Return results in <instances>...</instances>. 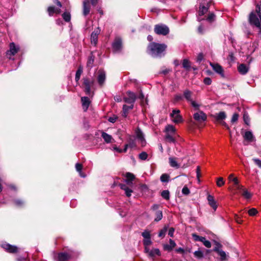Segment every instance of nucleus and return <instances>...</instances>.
Returning <instances> with one entry per match:
<instances>
[{
  "mask_svg": "<svg viewBox=\"0 0 261 261\" xmlns=\"http://www.w3.org/2000/svg\"><path fill=\"white\" fill-rule=\"evenodd\" d=\"M166 134L176 135V129L172 125H167L165 129Z\"/></svg>",
  "mask_w": 261,
  "mask_h": 261,
  "instance_id": "obj_22",
  "label": "nucleus"
},
{
  "mask_svg": "<svg viewBox=\"0 0 261 261\" xmlns=\"http://www.w3.org/2000/svg\"><path fill=\"white\" fill-rule=\"evenodd\" d=\"M147 154L145 152H142L139 154V158L142 160H145L147 158Z\"/></svg>",
  "mask_w": 261,
  "mask_h": 261,
  "instance_id": "obj_53",
  "label": "nucleus"
},
{
  "mask_svg": "<svg viewBox=\"0 0 261 261\" xmlns=\"http://www.w3.org/2000/svg\"><path fill=\"white\" fill-rule=\"evenodd\" d=\"M176 246V243L172 239L169 240V244H165L164 245V249L165 250L171 251Z\"/></svg>",
  "mask_w": 261,
  "mask_h": 261,
  "instance_id": "obj_25",
  "label": "nucleus"
},
{
  "mask_svg": "<svg viewBox=\"0 0 261 261\" xmlns=\"http://www.w3.org/2000/svg\"><path fill=\"white\" fill-rule=\"evenodd\" d=\"M101 137L107 143L112 142L113 141H114V139H113L111 135L108 134L107 133L104 132H102Z\"/></svg>",
  "mask_w": 261,
  "mask_h": 261,
  "instance_id": "obj_27",
  "label": "nucleus"
},
{
  "mask_svg": "<svg viewBox=\"0 0 261 261\" xmlns=\"http://www.w3.org/2000/svg\"><path fill=\"white\" fill-rule=\"evenodd\" d=\"M156 217L154 219V221L156 222H158L161 220L163 217L162 212L161 211H156L155 213Z\"/></svg>",
  "mask_w": 261,
  "mask_h": 261,
  "instance_id": "obj_38",
  "label": "nucleus"
},
{
  "mask_svg": "<svg viewBox=\"0 0 261 261\" xmlns=\"http://www.w3.org/2000/svg\"><path fill=\"white\" fill-rule=\"evenodd\" d=\"M238 118H239V115L237 113H234L232 115L231 120V122L234 123V122H236L238 120Z\"/></svg>",
  "mask_w": 261,
  "mask_h": 261,
  "instance_id": "obj_56",
  "label": "nucleus"
},
{
  "mask_svg": "<svg viewBox=\"0 0 261 261\" xmlns=\"http://www.w3.org/2000/svg\"><path fill=\"white\" fill-rule=\"evenodd\" d=\"M207 199L209 205L214 211H216L217 208V205L214 197L212 195L208 194L207 197Z\"/></svg>",
  "mask_w": 261,
  "mask_h": 261,
  "instance_id": "obj_16",
  "label": "nucleus"
},
{
  "mask_svg": "<svg viewBox=\"0 0 261 261\" xmlns=\"http://www.w3.org/2000/svg\"><path fill=\"white\" fill-rule=\"evenodd\" d=\"M248 213L250 216H254L255 215H256V213H257V211L255 208H252L249 210L248 211Z\"/></svg>",
  "mask_w": 261,
  "mask_h": 261,
  "instance_id": "obj_52",
  "label": "nucleus"
},
{
  "mask_svg": "<svg viewBox=\"0 0 261 261\" xmlns=\"http://www.w3.org/2000/svg\"><path fill=\"white\" fill-rule=\"evenodd\" d=\"M100 32V31L98 29L94 30L91 34V43L92 44H94V45H96V43H97V37H98V35L99 34Z\"/></svg>",
  "mask_w": 261,
  "mask_h": 261,
  "instance_id": "obj_21",
  "label": "nucleus"
},
{
  "mask_svg": "<svg viewBox=\"0 0 261 261\" xmlns=\"http://www.w3.org/2000/svg\"><path fill=\"white\" fill-rule=\"evenodd\" d=\"M94 84V81L93 80H89L88 78L84 79L83 85L85 88V92L86 94L90 95L91 94V87Z\"/></svg>",
  "mask_w": 261,
  "mask_h": 261,
  "instance_id": "obj_8",
  "label": "nucleus"
},
{
  "mask_svg": "<svg viewBox=\"0 0 261 261\" xmlns=\"http://www.w3.org/2000/svg\"><path fill=\"white\" fill-rule=\"evenodd\" d=\"M169 162L170 166L176 169L179 168L180 165L177 163L176 159L175 158L170 157L169 158Z\"/></svg>",
  "mask_w": 261,
  "mask_h": 261,
  "instance_id": "obj_29",
  "label": "nucleus"
},
{
  "mask_svg": "<svg viewBox=\"0 0 261 261\" xmlns=\"http://www.w3.org/2000/svg\"><path fill=\"white\" fill-rule=\"evenodd\" d=\"M192 237L196 241H200L202 237L199 236L195 233L192 234Z\"/></svg>",
  "mask_w": 261,
  "mask_h": 261,
  "instance_id": "obj_58",
  "label": "nucleus"
},
{
  "mask_svg": "<svg viewBox=\"0 0 261 261\" xmlns=\"http://www.w3.org/2000/svg\"><path fill=\"white\" fill-rule=\"evenodd\" d=\"M244 139L249 142L255 141L254 137L251 131H246L243 135Z\"/></svg>",
  "mask_w": 261,
  "mask_h": 261,
  "instance_id": "obj_19",
  "label": "nucleus"
},
{
  "mask_svg": "<svg viewBox=\"0 0 261 261\" xmlns=\"http://www.w3.org/2000/svg\"><path fill=\"white\" fill-rule=\"evenodd\" d=\"M161 195L164 199L166 200L169 199L170 198V193L168 190H164L162 191L161 193Z\"/></svg>",
  "mask_w": 261,
  "mask_h": 261,
  "instance_id": "obj_41",
  "label": "nucleus"
},
{
  "mask_svg": "<svg viewBox=\"0 0 261 261\" xmlns=\"http://www.w3.org/2000/svg\"><path fill=\"white\" fill-rule=\"evenodd\" d=\"M191 106L195 110H198L200 107L201 106V104L198 102L197 101L194 100V99L192 100L190 102Z\"/></svg>",
  "mask_w": 261,
  "mask_h": 261,
  "instance_id": "obj_33",
  "label": "nucleus"
},
{
  "mask_svg": "<svg viewBox=\"0 0 261 261\" xmlns=\"http://www.w3.org/2000/svg\"><path fill=\"white\" fill-rule=\"evenodd\" d=\"M2 247L10 253H15L17 251V248L16 246H12L9 244L2 245Z\"/></svg>",
  "mask_w": 261,
  "mask_h": 261,
  "instance_id": "obj_17",
  "label": "nucleus"
},
{
  "mask_svg": "<svg viewBox=\"0 0 261 261\" xmlns=\"http://www.w3.org/2000/svg\"><path fill=\"white\" fill-rule=\"evenodd\" d=\"M169 175L167 174H163L161 175L160 179L162 182H168L169 181Z\"/></svg>",
  "mask_w": 261,
  "mask_h": 261,
  "instance_id": "obj_46",
  "label": "nucleus"
},
{
  "mask_svg": "<svg viewBox=\"0 0 261 261\" xmlns=\"http://www.w3.org/2000/svg\"><path fill=\"white\" fill-rule=\"evenodd\" d=\"M154 32L158 35H166L169 32V29L167 26L164 24L155 25L154 29Z\"/></svg>",
  "mask_w": 261,
  "mask_h": 261,
  "instance_id": "obj_4",
  "label": "nucleus"
},
{
  "mask_svg": "<svg viewBox=\"0 0 261 261\" xmlns=\"http://www.w3.org/2000/svg\"><path fill=\"white\" fill-rule=\"evenodd\" d=\"M182 193L184 195H188L190 193V190L187 187H184L182 189Z\"/></svg>",
  "mask_w": 261,
  "mask_h": 261,
  "instance_id": "obj_57",
  "label": "nucleus"
},
{
  "mask_svg": "<svg viewBox=\"0 0 261 261\" xmlns=\"http://www.w3.org/2000/svg\"><path fill=\"white\" fill-rule=\"evenodd\" d=\"M174 232V229L172 227L170 228L169 229V232H168L169 236H170L171 237H173Z\"/></svg>",
  "mask_w": 261,
  "mask_h": 261,
  "instance_id": "obj_61",
  "label": "nucleus"
},
{
  "mask_svg": "<svg viewBox=\"0 0 261 261\" xmlns=\"http://www.w3.org/2000/svg\"><path fill=\"white\" fill-rule=\"evenodd\" d=\"M249 66L246 65L244 64H241L238 66V70L239 73L241 74L245 75L249 71Z\"/></svg>",
  "mask_w": 261,
  "mask_h": 261,
  "instance_id": "obj_15",
  "label": "nucleus"
},
{
  "mask_svg": "<svg viewBox=\"0 0 261 261\" xmlns=\"http://www.w3.org/2000/svg\"><path fill=\"white\" fill-rule=\"evenodd\" d=\"M228 179L230 180H232L235 185H238V180L237 177H233V175L232 174L229 175Z\"/></svg>",
  "mask_w": 261,
  "mask_h": 261,
  "instance_id": "obj_48",
  "label": "nucleus"
},
{
  "mask_svg": "<svg viewBox=\"0 0 261 261\" xmlns=\"http://www.w3.org/2000/svg\"><path fill=\"white\" fill-rule=\"evenodd\" d=\"M152 244L150 238L145 239L143 240V244L145 246H148Z\"/></svg>",
  "mask_w": 261,
  "mask_h": 261,
  "instance_id": "obj_50",
  "label": "nucleus"
},
{
  "mask_svg": "<svg viewBox=\"0 0 261 261\" xmlns=\"http://www.w3.org/2000/svg\"><path fill=\"white\" fill-rule=\"evenodd\" d=\"M203 245L207 248H210L211 247V242L206 240L204 242Z\"/></svg>",
  "mask_w": 261,
  "mask_h": 261,
  "instance_id": "obj_60",
  "label": "nucleus"
},
{
  "mask_svg": "<svg viewBox=\"0 0 261 261\" xmlns=\"http://www.w3.org/2000/svg\"><path fill=\"white\" fill-rule=\"evenodd\" d=\"M213 69L217 73L220 74L222 77H224L223 69L221 66L218 64L211 63L210 64Z\"/></svg>",
  "mask_w": 261,
  "mask_h": 261,
  "instance_id": "obj_12",
  "label": "nucleus"
},
{
  "mask_svg": "<svg viewBox=\"0 0 261 261\" xmlns=\"http://www.w3.org/2000/svg\"><path fill=\"white\" fill-rule=\"evenodd\" d=\"M126 94L128 97L124 98V101L126 103L133 105L136 99V94L131 91H127Z\"/></svg>",
  "mask_w": 261,
  "mask_h": 261,
  "instance_id": "obj_10",
  "label": "nucleus"
},
{
  "mask_svg": "<svg viewBox=\"0 0 261 261\" xmlns=\"http://www.w3.org/2000/svg\"><path fill=\"white\" fill-rule=\"evenodd\" d=\"M249 22L250 24L261 29V15L258 16L253 12L251 13L249 16Z\"/></svg>",
  "mask_w": 261,
  "mask_h": 261,
  "instance_id": "obj_3",
  "label": "nucleus"
},
{
  "mask_svg": "<svg viewBox=\"0 0 261 261\" xmlns=\"http://www.w3.org/2000/svg\"><path fill=\"white\" fill-rule=\"evenodd\" d=\"M252 161L259 168L261 169V160L257 158H253Z\"/></svg>",
  "mask_w": 261,
  "mask_h": 261,
  "instance_id": "obj_49",
  "label": "nucleus"
},
{
  "mask_svg": "<svg viewBox=\"0 0 261 261\" xmlns=\"http://www.w3.org/2000/svg\"><path fill=\"white\" fill-rule=\"evenodd\" d=\"M213 251L217 252L220 256V261H226L228 259V255L225 251L218 247H215Z\"/></svg>",
  "mask_w": 261,
  "mask_h": 261,
  "instance_id": "obj_9",
  "label": "nucleus"
},
{
  "mask_svg": "<svg viewBox=\"0 0 261 261\" xmlns=\"http://www.w3.org/2000/svg\"><path fill=\"white\" fill-rule=\"evenodd\" d=\"M62 17L65 21L69 22L70 20V14L69 13L65 12L62 14Z\"/></svg>",
  "mask_w": 261,
  "mask_h": 261,
  "instance_id": "obj_45",
  "label": "nucleus"
},
{
  "mask_svg": "<svg viewBox=\"0 0 261 261\" xmlns=\"http://www.w3.org/2000/svg\"><path fill=\"white\" fill-rule=\"evenodd\" d=\"M213 117L217 121L220 122L226 118V115L224 112H220L219 113L215 114Z\"/></svg>",
  "mask_w": 261,
  "mask_h": 261,
  "instance_id": "obj_24",
  "label": "nucleus"
},
{
  "mask_svg": "<svg viewBox=\"0 0 261 261\" xmlns=\"http://www.w3.org/2000/svg\"><path fill=\"white\" fill-rule=\"evenodd\" d=\"M116 119H117L116 117H110L108 120L110 122H111L112 123H114L116 121Z\"/></svg>",
  "mask_w": 261,
  "mask_h": 261,
  "instance_id": "obj_62",
  "label": "nucleus"
},
{
  "mask_svg": "<svg viewBox=\"0 0 261 261\" xmlns=\"http://www.w3.org/2000/svg\"><path fill=\"white\" fill-rule=\"evenodd\" d=\"M160 251L159 249H152L149 252V256L151 257H154L155 255H160Z\"/></svg>",
  "mask_w": 261,
  "mask_h": 261,
  "instance_id": "obj_34",
  "label": "nucleus"
},
{
  "mask_svg": "<svg viewBox=\"0 0 261 261\" xmlns=\"http://www.w3.org/2000/svg\"><path fill=\"white\" fill-rule=\"evenodd\" d=\"M106 80V73L104 71L99 70L98 72L97 81L98 84L102 86Z\"/></svg>",
  "mask_w": 261,
  "mask_h": 261,
  "instance_id": "obj_14",
  "label": "nucleus"
},
{
  "mask_svg": "<svg viewBox=\"0 0 261 261\" xmlns=\"http://www.w3.org/2000/svg\"><path fill=\"white\" fill-rule=\"evenodd\" d=\"M203 83L206 85H210L212 83V80L210 77H205L203 80Z\"/></svg>",
  "mask_w": 261,
  "mask_h": 261,
  "instance_id": "obj_55",
  "label": "nucleus"
},
{
  "mask_svg": "<svg viewBox=\"0 0 261 261\" xmlns=\"http://www.w3.org/2000/svg\"><path fill=\"white\" fill-rule=\"evenodd\" d=\"M127 144L130 148H134L136 146L135 143L133 140H130L129 143Z\"/></svg>",
  "mask_w": 261,
  "mask_h": 261,
  "instance_id": "obj_59",
  "label": "nucleus"
},
{
  "mask_svg": "<svg viewBox=\"0 0 261 261\" xmlns=\"http://www.w3.org/2000/svg\"><path fill=\"white\" fill-rule=\"evenodd\" d=\"M94 60V57L91 55L88 58V60L87 61V66L91 68L93 64Z\"/></svg>",
  "mask_w": 261,
  "mask_h": 261,
  "instance_id": "obj_44",
  "label": "nucleus"
},
{
  "mask_svg": "<svg viewBox=\"0 0 261 261\" xmlns=\"http://www.w3.org/2000/svg\"><path fill=\"white\" fill-rule=\"evenodd\" d=\"M167 45L155 42L150 43L148 46V52L153 57H161L165 55Z\"/></svg>",
  "mask_w": 261,
  "mask_h": 261,
  "instance_id": "obj_1",
  "label": "nucleus"
},
{
  "mask_svg": "<svg viewBox=\"0 0 261 261\" xmlns=\"http://www.w3.org/2000/svg\"><path fill=\"white\" fill-rule=\"evenodd\" d=\"M113 149L114 150L116 151H117V152H119V153H121V152H122V149H120V148H118V147H117V146H114V147H113Z\"/></svg>",
  "mask_w": 261,
  "mask_h": 261,
  "instance_id": "obj_63",
  "label": "nucleus"
},
{
  "mask_svg": "<svg viewBox=\"0 0 261 261\" xmlns=\"http://www.w3.org/2000/svg\"><path fill=\"white\" fill-rule=\"evenodd\" d=\"M119 186L120 188L125 191V193L127 197L131 196L133 191L127 188L125 185L120 184Z\"/></svg>",
  "mask_w": 261,
  "mask_h": 261,
  "instance_id": "obj_31",
  "label": "nucleus"
},
{
  "mask_svg": "<svg viewBox=\"0 0 261 261\" xmlns=\"http://www.w3.org/2000/svg\"><path fill=\"white\" fill-rule=\"evenodd\" d=\"M242 195L246 199L251 197V194L245 189H243Z\"/></svg>",
  "mask_w": 261,
  "mask_h": 261,
  "instance_id": "obj_39",
  "label": "nucleus"
},
{
  "mask_svg": "<svg viewBox=\"0 0 261 261\" xmlns=\"http://www.w3.org/2000/svg\"><path fill=\"white\" fill-rule=\"evenodd\" d=\"M126 178L125 182L127 185H130L132 184V181L135 178V176L133 174L127 172L126 174Z\"/></svg>",
  "mask_w": 261,
  "mask_h": 261,
  "instance_id": "obj_30",
  "label": "nucleus"
},
{
  "mask_svg": "<svg viewBox=\"0 0 261 261\" xmlns=\"http://www.w3.org/2000/svg\"><path fill=\"white\" fill-rule=\"evenodd\" d=\"M194 254L195 257H196L197 258H202L203 257V253L200 250L195 251L194 252Z\"/></svg>",
  "mask_w": 261,
  "mask_h": 261,
  "instance_id": "obj_40",
  "label": "nucleus"
},
{
  "mask_svg": "<svg viewBox=\"0 0 261 261\" xmlns=\"http://www.w3.org/2000/svg\"><path fill=\"white\" fill-rule=\"evenodd\" d=\"M192 95H193L192 92H191V91H190L189 90H186L184 92V96L185 98L186 99V100H187V101L189 103L192 100H193V99L192 98Z\"/></svg>",
  "mask_w": 261,
  "mask_h": 261,
  "instance_id": "obj_28",
  "label": "nucleus"
},
{
  "mask_svg": "<svg viewBox=\"0 0 261 261\" xmlns=\"http://www.w3.org/2000/svg\"><path fill=\"white\" fill-rule=\"evenodd\" d=\"M71 258V255L67 253H60L58 254V261H67Z\"/></svg>",
  "mask_w": 261,
  "mask_h": 261,
  "instance_id": "obj_23",
  "label": "nucleus"
},
{
  "mask_svg": "<svg viewBox=\"0 0 261 261\" xmlns=\"http://www.w3.org/2000/svg\"><path fill=\"white\" fill-rule=\"evenodd\" d=\"M142 236L143 237L144 239L150 238V232L147 230H145L144 232H143L142 233Z\"/></svg>",
  "mask_w": 261,
  "mask_h": 261,
  "instance_id": "obj_54",
  "label": "nucleus"
},
{
  "mask_svg": "<svg viewBox=\"0 0 261 261\" xmlns=\"http://www.w3.org/2000/svg\"><path fill=\"white\" fill-rule=\"evenodd\" d=\"M175 135H170V134H166L165 139L166 140L170 143H174L175 141L174 138Z\"/></svg>",
  "mask_w": 261,
  "mask_h": 261,
  "instance_id": "obj_37",
  "label": "nucleus"
},
{
  "mask_svg": "<svg viewBox=\"0 0 261 261\" xmlns=\"http://www.w3.org/2000/svg\"><path fill=\"white\" fill-rule=\"evenodd\" d=\"M193 118L198 122L201 123L207 120V115L202 111H199L193 114Z\"/></svg>",
  "mask_w": 261,
  "mask_h": 261,
  "instance_id": "obj_6",
  "label": "nucleus"
},
{
  "mask_svg": "<svg viewBox=\"0 0 261 261\" xmlns=\"http://www.w3.org/2000/svg\"><path fill=\"white\" fill-rule=\"evenodd\" d=\"M182 66L187 70H189L190 68V63L187 59H184L182 62Z\"/></svg>",
  "mask_w": 261,
  "mask_h": 261,
  "instance_id": "obj_42",
  "label": "nucleus"
},
{
  "mask_svg": "<svg viewBox=\"0 0 261 261\" xmlns=\"http://www.w3.org/2000/svg\"><path fill=\"white\" fill-rule=\"evenodd\" d=\"M113 49L115 52H119L121 50L122 45L120 38H116L112 44Z\"/></svg>",
  "mask_w": 261,
  "mask_h": 261,
  "instance_id": "obj_11",
  "label": "nucleus"
},
{
  "mask_svg": "<svg viewBox=\"0 0 261 261\" xmlns=\"http://www.w3.org/2000/svg\"><path fill=\"white\" fill-rule=\"evenodd\" d=\"M225 184V181L224 180L222 177H219L217 180V186L220 187L224 185Z\"/></svg>",
  "mask_w": 261,
  "mask_h": 261,
  "instance_id": "obj_47",
  "label": "nucleus"
},
{
  "mask_svg": "<svg viewBox=\"0 0 261 261\" xmlns=\"http://www.w3.org/2000/svg\"><path fill=\"white\" fill-rule=\"evenodd\" d=\"M19 47L15 45L14 43L10 44V49L6 53V56L9 59H12V57L15 55L19 50Z\"/></svg>",
  "mask_w": 261,
  "mask_h": 261,
  "instance_id": "obj_7",
  "label": "nucleus"
},
{
  "mask_svg": "<svg viewBox=\"0 0 261 261\" xmlns=\"http://www.w3.org/2000/svg\"><path fill=\"white\" fill-rule=\"evenodd\" d=\"M75 168H76V171L79 173V174L81 177H85V175L83 174L82 172V170L83 168V166H82V164H79V163L76 164Z\"/></svg>",
  "mask_w": 261,
  "mask_h": 261,
  "instance_id": "obj_35",
  "label": "nucleus"
},
{
  "mask_svg": "<svg viewBox=\"0 0 261 261\" xmlns=\"http://www.w3.org/2000/svg\"><path fill=\"white\" fill-rule=\"evenodd\" d=\"M47 11L49 16H53L54 13L60 14L61 13V9L60 8H55L53 6H50L48 8Z\"/></svg>",
  "mask_w": 261,
  "mask_h": 261,
  "instance_id": "obj_26",
  "label": "nucleus"
},
{
  "mask_svg": "<svg viewBox=\"0 0 261 261\" xmlns=\"http://www.w3.org/2000/svg\"><path fill=\"white\" fill-rule=\"evenodd\" d=\"M136 135L138 139L140 141L142 146H144L146 144L144 135L141 129L139 128L136 130Z\"/></svg>",
  "mask_w": 261,
  "mask_h": 261,
  "instance_id": "obj_13",
  "label": "nucleus"
},
{
  "mask_svg": "<svg viewBox=\"0 0 261 261\" xmlns=\"http://www.w3.org/2000/svg\"><path fill=\"white\" fill-rule=\"evenodd\" d=\"M167 230V228L166 227H165L163 229H162L159 233V237H164L166 232Z\"/></svg>",
  "mask_w": 261,
  "mask_h": 261,
  "instance_id": "obj_51",
  "label": "nucleus"
},
{
  "mask_svg": "<svg viewBox=\"0 0 261 261\" xmlns=\"http://www.w3.org/2000/svg\"><path fill=\"white\" fill-rule=\"evenodd\" d=\"M15 203L17 205H18V206L21 205V204H22L23 203V201L20 200H16L15 201Z\"/></svg>",
  "mask_w": 261,
  "mask_h": 261,
  "instance_id": "obj_64",
  "label": "nucleus"
},
{
  "mask_svg": "<svg viewBox=\"0 0 261 261\" xmlns=\"http://www.w3.org/2000/svg\"><path fill=\"white\" fill-rule=\"evenodd\" d=\"M133 105H131V106H128L125 105H123L122 114V116L124 117H126L128 110L132 109L133 108Z\"/></svg>",
  "mask_w": 261,
  "mask_h": 261,
  "instance_id": "obj_32",
  "label": "nucleus"
},
{
  "mask_svg": "<svg viewBox=\"0 0 261 261\" xmlns=\"http://www.w3.org/2000/svg\"><path fill=\"white\" fill-rule=\"evenodd\" d=\"M199 7L198 11V20L201 21L202 20L204 19V18H200V17L204 15L206 12H207L208 10L210 5L212 4V0H199Z\"/></svg>",
  "mask_w": 261,
  "mask_h": 261,
  "instance_id": "obj_2",
  "label": "nucleus"
},
{
  "mask_svg": "<svg viewBox=\"0 0 261 261\" xmlns=\"http://www.w3.org/2000/svg\"><path fill=\"white\" fill-rule=\"evenodd\" d=\"M170 117L172 118V121L175 123H179L183 121L179 110H173L170 114Z\"/></svg>",
  "mask_w": 261,
  "mask_h": 261,
  "instance_id": "obj_5",
  "label": "nucleus"
},
{
  "mask_svg": "<svg viewBox=\"0 0 261 261\" xmlns=\"http://www.w3.org/2000/svg\"><path fill=\"white\" fill-rule=\"evenodd\" d=\"M83 108L84 111H86L90 104V99L88 97H82L81 98Z\"/></svg>",
  "mask_w": 261,
  "mask_h": 261,
  "instance_id": "obj_20",
  "label": "nucleus"
},
{
  "mask_svg": "<svg viewBox=\"0 0 261 261\" xmlns=\"http://www.w3.org/2000/svg\"><path fill=\"white\" fill-rule=\"evenodd\" d=\"M215 15L213 13H209L206 20L210 22L213 21L215 20Z\"/></svg>",
  "mask_w": 261,
  "mask_h": 261,
  "instance_id": "obj_43",
  "label": "nucleus"
},
{
  "mask_svg": "<svg viewBox=\"0 0 261 261\" xmlns=\"http://www.w3.org/2000/svg\"><path fill=\"white\" fill-rule=\"evenodd\" d=\"M83 72V68L82 67H79L78 69L77 70L75 74V81L76 82H78L80 79L81 75Z\"/></svg>",
  "mask_w": 261,
  "mask_h": 261,
  "instance_id": "obj_36",
  "label": "nucleus"
},
{
  "mask_svg": "<svg viewBox=\"0 0 261 261\" xmlns=\"http://www.w3.org/2000/svg\"><path fill=\"white\" fill-rule=\"evenodd\" d=\"M90 11V5L89 0H85L83 2V14L84 16L87 15Z\"/></svg>",
  "mask_w": 261,
  "mask_h": 261,
  "instance_id": "obj_18",
  "label": "nucleus"
}]
</instances>
